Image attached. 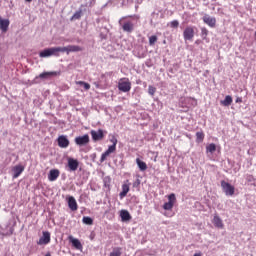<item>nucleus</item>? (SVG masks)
I'll return each instance as SVG.
<instances>
[{
	"instance_id": "nucleus-38",
	"label": "nucleus",
	"mask_w": 256,
	"mask_h": 256,
	"mask_svg": "<svg viewBox=\"0 0 256 256\" xmlns=\"http://www.w3.org/2000/svg\"><path fill=\"white\" fill-rule=\"evenodd\" d=\"M184 33H194L193 28H186Z\"/></svg>"
},
{
	"instance_id": "nucleus-7",
	"label": "nucleus",
	"mask_w": 256,
	"mask_h": 256,
	"mask_svg": "<svg viewBox=\"0 0 256 256\" xmlns=\"http://www.w3.org/2000/svg\"><path fill=\"white\" fill-rule=\"evenodd\" d=\"M79 51H83V48H81V46H77V45H69L66 47H60V53H67V55H69L70 53H77Z\"/></svg>"
},
{
	"instance_id": "nucleus-10",
	"label": "nucleus",
	"mask_w": 256,
	"mask_h": 256,
	"mask_svg": "<svg viewBox=\"0 0 256 256\" xmlns=\"http://www.w3.org/2000/svg\"><path fill=\"white\" fill-rule=\"evenodd\" d=\"M212 223H213L214 227H216V229H224L225 228L223 219H221V217H219V215H217V214L214 215V217L212 219Z\"/></svg>"
},
{
	"instance_id": "nucleus-20",
	"label": "nucleus",
	"mask_w": 256,
	"mask_h": 256,
	"mask_svg": "<svg viewBox=\"0 0 256 256\" xmlns=\"http://www.w3.org/2000/svg\"><path fill=\"white\" fill-rule=\"evenodd\" d=\"M123 31H126V33H131V31H133V22L131 21H126L123 25H122Z\"/></svg>"
},
{
	"instance_id": "nucleus-32",
	"label": "nucleus",
	"mask_w": 256,
	"mask_h": 256,
	"mask_svg": "<svg viewBox=\"0 0 256 256\" xmlns=\"http://www.w3.org/2000/svg\"><path fill=\"white\" fill-rule=\"evenodd\" d=\"M13 231H14L13 228H10V230L8 232H0V235L2 237H10V235L13 234Z\"/></svg>"
},
{
	"instance_id": "nucleus-30",
	"label": "nucleus",
	"mask_w": 256,
	"mask_h": 256,
	"mask_svg": "<svg viewBox=\"0 0 256 256\" xmlns=\"http://www.w3.org/2000/svg\"><path fill=\"white\" fill-rule=\"evenodd\" d=\"M109 256H121V247H116Z\"/></svg>"
},
{
	"instance_id": "nucleus-27",
	"label": "nucleus",
	"mask_w": 256,
	"mask_h": 256,
	"mask_svg": "<svg viewBox=\"0 0 256 256\" xmlns=\"http://www.w3.org/2000/svg\"><path fill=\"white\" fill-rule=\"evenodd\" d=\"M206 151L207 153H215V151H217V146L214 143H211L206 147Z\"/></svg>"
},
{
	"instance_id": "nucleus-17",
	"label": "nucleus",
	"mask_w": 256,
	"mask_h": 256,
	"mask_svg": "<svg viewBox=\"0 0 256 256\" xmlns=\"http://www.w3.org/2000/svg\"><path fill=\"white\" fill-rule=\"evenodd\" d=\"M203 21L204 23L209 25V27H215V23H217V20L209 15H205L203 17Z\"/></svg>"
},
{
	"instance_id": "nucleus-8",
	"label": "nucleus",
	"mask_w": 256,
	"mask_h": 256,
	"mask_svg": "<svg viewBox=\"0 0 256 256\" xmlns=\"http://www.w3.org/2000/svg\"><path fill=\"white\" fill-rule=\"evenodd\" d=\"M130 189H131V184H130L129 180H126L122 184V191L119 194L120 199H125V197H127V193H129Z\"/></svg>"
},
{
	"instance_id": "nucleus-4",
	"label": "nucleus",
	"mask_w": 256,
	"mask_h": 256,
	"mask_svg": "<svg viewBox=\"0 0 256 256\" xmlns=\"http://www.w3.org/2000/svg\"><path fill=\"white\" fill-rule=\"evenodd\" d=\"M90 135L94 143H97V141H103V139H105V131H103V129H98L97 131L91 130Z\"/></svg>"
},
{
	"instance_id": "nucleus-3",
	"label": "nucleus",
	"mask_w": 256,
	"mask_h": 256,
	"mask_svg": "<svg viewBox=\"0 0 256 256\" xmlns=\"http://www.w3.org/2000/svg\"><path fill=\"white\" fill-rule=\"evenodd\" d=\"M221 187L225 193V195H229L233 197L235 195V186L231 185L230 183L226 182L225 180L221 181Z\"/></svg>"
},
{
	"instance_id": "nucleus-9",
	"label": "nucleus",
	"mask_w": 256,
	"mask_h": 256,
	"mask_svg": "<svg viewBox=\"0 0 256 256\" xmlns=\"http://www.w3.org/2000/svg\"><path fill=\"white\" fill-rule=\"evenodd\" d=\"M51 243V233L48 231L43 232L42 237L37 242V245H49Z\"/></svg>"
},
{
	"instance_id": "nucleus-15",
	"label": "nucleus",
	"mask_w": 256,
	"mask_h": 256,
	"mask_svg": "<svg viewBox=\"0 0 256 256\" xmlns=\"http://www.w3.org/2000/svg\"><path fill=\"white\" fill-rule=\"evenodd\" d=\"M61 75V72L52 71V72H43L39 75L40 79H49V77H57Z\"/></svg>"
},
{
	"instance_id": "nucleus-39",
	"label": "nucleus",
	"mask_w": 256,
	"mask_h": 256,
	"mask_svg": "<svg viewBox=\"0 0 256 256\" xmlns=\"http://www.w3.org/2000/svg\"><path fill=\"white\" fill-rule=\"evenodd\" d=\"M187 101H193L194 102V106H197V100L194 98H187Z\"/></svg>"
},
{
	"instance_id": "nucleus-43",
	"label": "nucleus",
	"mask_w": 256,
	"mask_h": 256,
	"mask_svg": "<svg viewBox=\"0 0 256 256\" xmlns=\"http://www.w3.org/2000/svg\"><path fill=\"white\" fill-rule=\"evenodd\" d=\"M27 3H31V1H33V0H25Z\"/></svg>"
},
{
	"instance_id": "nucleus-40",
	"label": "nucleus",
	"mask_w": 256,
	"mask_h": 256,
	"mask_svg": "<svg viewBox=\"0 0 256 256\" xmlns=\"http://www.w3.org/2000/svg\"><path fill=\"white\" fill-rule=\"evenodd\" d=\"M236 103H243V99L241 97L236 98Z\"/></svg>"
},
{
	"instance_id": "nucleus-25",
	"label": "nucleus",
	"mask_w": 256,
	"mask_h": 256,
	"mask_svg": "<svg viewBox=\"0 0 256 256\" xmlns=\"http://www.w3.org/2000/svg\"><path fill=\"white\" fill-rule=\"evenodd\" d=\"M136 163L140 169V171H147V163L144 161H141V159L137 158Z\"/></svg>"
},
{
	"instance_id": "nucleus-21",
	"label": "nucleus",
	"mask_w": 256,
	"mask_h": 256,
	"mask_svg": "<svg viewBox=\"0 0 256 256\" xmlns=\"http://www.w3.org/2000/svg\"><path fill=\"white\" fill-rule=\"evenodd\" d=\"M73 247H75V249H82L83 245H81V241H79V239L77 238H73L72 236L69 237Z\"/></svg>"
},
{
	"instance_id": "nucleus-23",
	"label": "nucleus",
	"mask_w": 256,
	"mask_h": 256,
	"mask_svg": "<svg viewBox=\"0 0 256 256\" xmlns=\"http://www.w3.org/2000/svg\"><path fill=\"white\" fill-rule=\"evenodd\" d=\"M120 217H121L122 221H130L131 214H129V211H127V210H121Z\"/></svg>"
},
{
	"instance_id": "nucleus-36",
	"label": "nucleus",
	"mask_w": 256,
	"mask_h": 256,
	"mask_svg": "<svg viewBox=\"0 0 256 256\" xmlns=\"http://www.w3.org/2000/svg\"><path fill=\"white\" fill-rule=\"evenodd\" d=\"M192 37H193V33H185V34H184V39H185L186 41L191 40Z\"/></svg>"
},
{
	"instance_id": "nucleus-1",
	"label": "nucleus",
	"mask_w": 256,
	"mask_h": 256,
	"mask_svg": "<svg viewBox=\"0 0 256 256\" xmlns=\"http://www.w3.org/2000/svg\"><path fill=\"white\" fill-rule=\"evenodd\" d=\"M59 53H61L60 47H52L42 50L39 53V57H41L42 59L52 57V55H54L55 57H59Z\"/></svg>"
},
{
	"instance_id": "nucleus-28",
	"label": "nucleus",
	"mask_w": 256,
	"mask_h": 256,
	"mask_svg": "<svg viewBox=\"0 0 256 256\" xmlns=\"http://www.w3.org/2000/svg\"><path fill=\"white\" fill-rule=\"evenodd\" d=\"M82 223H84V225H93V218L89 216H84L82 219Z\"/></svg>"
},
{
	"instance_id": "nucleus-13",
	"label": "nucleus",
	"mask_w": 256,
	"mask_h": 256,
	"mask_svg": "<svg viewBox=\"0 0 256 256\" xmlns=\"http://www.w3.org/2000/svg\"><path fill=\"white\" fill-rule=\"evenodd\" d=\"M13 171V179H17L21 173H23L25 171V166H22V165H16L13 167L12 169Z\"/></svg>"
},
{
	"instance_id": "nucleus-22",
	"label": "nucleus",
	"mask_w": 256,
	"mask_h": 256,
	"mask_svg": "<svg viewBox=\"0 0 256 256\" xmlns=\"http://www.w3.org/2000/svg\"><path fill=\"white\" fill-rule=\"evenodd\" d=\"M81 17H83V10L79 9L72 15L70 21H79Z\"/></svg>"
},
{
	"instance_id": "nucleus-35",
	"label": "nucleus",
	"mask_w": 256,
	"mask_h": 256,
	"mask_svg": "<svg viewBox=\"0 0 256 256\" xmlns=\"http://www.w3.org/2000/svg\"><path fill=\"white\" fill-rule=\"evenodd\" d=\"M107 157H109V154H107L106 152L102 153L100 162L103 163L104 161H106Z\"/></svg>"
},
{
	"instance_id": "nucleus-33",
	"label": "nucleus",
	"mask_w": 256,
	"mask_h": 256,
	"mask_svg": "<svg viewBox=\"0 0 256 256\" xmlns=\"http://www.w3.org/2000/svg\"><path fill=\"white\" fill-rule=\"evenodd\" d=\"M170 27L172 29H177V27H179V21L178 20H173L170 22Z\"/></svg>"
},
{
	"instance_id": "nucleus-42",
	"label": "nucleus",
	"mask_w": 256,
	"mask_h": 256,
	"mask_svg": "<svg viewBox=\"0 0 256 256\" xmlns=\"http://www.w3.org/2000/svg\"><path fill=\"white\" fill-rule=\"evenodd\" d=\"M45 256H51V252H47Z\"/></svg>"
},
{
	"instance_id": "nucleus-6",
	"label": "nucleus",
	"mask_w": 256,
	"mask_h": 256,
	"mask_svg": "<svg viewBox=\"0 0 256 256\" xmlns=\"http://www.w3.org/2000/svg\"><path fill=\"white\" fill-rule=\"evenodd\" d=\"M176 202H177V197H175L174 193L168 195V202L164 203L163 209L165 211H171L173 209V207L175 206Z\"/></svg>"
},
{
	"instance_id": "nucleus-26",
	"label": "nucleus",
	"mask_w": 256,
	"mask_h": 256,
	"mask_svg": "<svg viewBox=\"0 0 256 256\" xmlns=\"http://www.w3.org/2000/svg\"><path fill=\"white\" fill-rule=\"evenodd\" d=\"M205 139V133L203 131L196 133V143H203Z\"/></svg>"
},
{
	"instance_id": "nucleus-14",
	"label": "nucleus",
	"mask_w": 256,
	"mask_h": 256,
	"mask_svg": "<svg viewBox=\"0 0 256 256\" xmlns=\"http://www.w3.org/2000/svg\"><path fill=\"white\" fill-rule=\"evenodd\" d=\"M68 167L71 171H77L79 169V161L74 158H68Z\"/></svg>"
},
{
	"instance_id": "nucleus-11",
	"label": "nucleus",
	"mask_w": 256,
	"mask_h": 256,
	"mask_svg": "<svg viewBox=\"0 0 256 256\" xmlns=\"http://www.w3.org/2000/svg\"><path fill=\"white\" fill-rule=\"evenodd\" d=\"M59 175H61L59 169H51L48 174V181H57V179H59Z\"/></svg>"
},
{
	"instance_id": "nucleus-5",
	"label": "nucleus",
	"mask_w": 256,
	"mask_h": 256,
	"mask_svg": "<svg viewBox=\"0 0 256 256\" xmlns=\"http://www.w3.org/2000/svg\"><path fill=\"white\" fill-rule=\"evenodd\" d=\"M90 141L89 134H84L83 136H78L74 139V143L78 145V147H85V145H89Z\"/></svg>"
},
{
	"instance_id": "nucleus-37",
	"label": "nucleus",
	"mask_w": 256,
	"mask_h": 256,
	"mask_svg": "<svg viewBox=\"0 0 256 256\" xmlns=\"http://www.w3.org/2000/svg\"><path fill=\"white\" fill-rule=\"evenodd\" d=\"M93 5H95V0H89V1L86 3V7H93Z\"/></svg>"
},
{
	"instance_id": "nucleus-2",
	"label": "nucleus",
	"mask_w": 256,
	"mask_h": 256,
	"mask_svg": "<svg viewBox=\"0 0 256 256\" xmlns=\"http://www.w3.org/2000/svg\"><path fill=\"white\" fill-rule=\"evenodd\" d=\"M118 89L122 93H129L131 91V81H129V78H121L118 82Z\"/></svg>"
},
{
	"instance_id": "nucleus-24",
	"label": "nucleus",
	"mask_w": 256,
	"mask_h": 256,
	"mask_svg": "<svg viewBox=\"0 0 256 256\" xmlns=\"http://www.w3.org/2000/svg\"><path fill=\"white\" fill-rule=\"evenodd\" d=\"M231 103H233V97H231L230 95H227L225 99L221 101V105H223L224 107H229Z\"/></svg>"
},
{
	"instance_id": "nucleus-31",
	"label": "nucleus",
	"mask_w": 256,
	"mask_h": 256,
	"mask_svg": "<svg viewBox=\"0 0 256 256\" xmlns=\"http://www.w3.org/2000/svg\"><path fill=\"white\" fill-rule=\"evenodd\" d=\"M148 93H149V95H151V97H153L155 95V93H157V88H155L154 86L150 85L148 87Z\"/></svg>"
},
{
	"instance_id": "nucleus-41",
	"label": "nucleus",
	"mask_w": 256,
	"mask_h": 256,
	"mask_svg": "<svg viewBox=\"0 0 256 256\" xmlns=\"http://www.w3.org/2000/svg\"><path fill=\"white\" fill-rule=\"evenodd\" d=\"M193 256H201V252L195 253Z\"/></svg>"
},
{
	"instance_id": "nucleus-19",
	"label": "nucleus",
	"mask_w": 256,
	"mask_h": 256,
	"mask_svg": "<svg viewBox=\"0 0 256 256\" xmlns=\"http://www.w3.org/2000/svg\"><path fill=\"white\" fill-rule=\"evenodd\" d=\"M0 29L5 33L7 29H9V19H1L0 18Z\"/></svg>"
},
{
	"instance_id": "nucleus-12",
	"label": "nucleus",
	"mask_w": 256,
	"mask_h": 256,
	"mask_svg": "<svg viewBox=\"0 0 256 256\" xmlns=\"http://www.w3.org/2000/svg\"><path fill=\"white\" fill-rule=\"evenodd\" d=\"M58 146L61 147L62 149H67V147H69V139H67V137L63 135L59 136Z\"/></svg>"
},
{
	"instance_id": "nucleus-16",
	"label": "nucleus",
	"mask_w": 256,
	"mask_h": 256,
	"mask_svg": "<svg viewBox=\"0 0 256 256\" xmlns=\"http://www.w3.org/2000/svg\"><path fill=\"white\" fill-rule=\"evenodd\" d=\"M68 207L71 209V211H77L79 209V206L77 205V200H75V197L70 196L68 198Z\"/></svg>"
},
{
	"instance_id": "nucleus-29",
	"label": "nucleus",
	"mask_w": 256,
	"mask_h": 256,
	"mask_svg": "<svg viewBox=\"0 0 256 256\" xmlns=\"http://www.w3.org/2000/svg\"><path fill=\"white\" fill-rule=\"evenodd\" d=\"M76 85H84V89L85 91H89V89H91V84L85 82V81H77Z\"/></svg>"
},
{
	"instance_id": "nucleus-34",
	"label": "nucleus",
	"mask_w": 256,
	"mask_h": 256,
	"mask_svg": "<svg viewBox=\"0 0 256 256\" xmlns=\"http://www.w3.org/2000/svg\"><path fill=\"white\" fill-rule=\"evenodd\" d=\"M149 43H150V45H153L154 43H157V36L156 35H152L149 38Z\"/></svg>"
},
{
	"instance_id": "nucleus-18",
	"label": "nucleus",
	"mask_w": 256,
	"mask_h": 256,
	"mask_svg": "<svg viewBox=\"0 0 256 256\" xmlns=\"http://www.w3.org/2000/svg\"><path fill=\"white\" fill-rule=\"evenodd\" d=\"M111 141L113 145L109 146L108 149L105 151L108 155H111V153H115V151H117V138H114Z\"/></svg>"
}]
</instances>
